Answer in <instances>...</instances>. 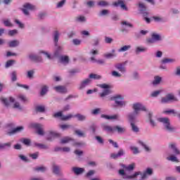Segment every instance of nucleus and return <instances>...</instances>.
Segmentation results:
<instances>
[{
	"label": "nucleus",
	"instance_id": "45",
	"mask_svg": "<svg viewBox=\"0 0 180 180\" xmlns=\"http://www.w3.org/2000/svg\"><path fill=\"white\" fill-rule=\"evenodd\" d=\"M162 92V90H158V91H153L150 94V96H152L153 98H155V97H157L158 95H159Z\"/></svg>",
	"mask_w": 180,
	"mask_h": 180
},
{
	"label": "nucleus",
	"instance_id": "20",
	"mask_svg": "<svg viewBox=\"0 0 180 180\" xmlns=\"http://www.w3.org/2000/svg\"><path fill=\"white\" fill-rule=\"evenodd\" d=\"M30 60H32V61H35V63H39V62L41 61V57L37 56L34 54L30 55Z\"/></svg>",
	"mask_w": 180,
	"mask_h": 180
},
{
	"label": "nucleus",
	"instance_id": "19",
	"mask_svg": "<svg viewBox=\"0 0 180 180\" xmlns=\"http://www.w3.org/2000/svg\"><path fill=\"white\" fill-rule=\"evenodd\" d=\"M103 129L105 130V131H108L109 133H113L115 127H112L108 124H103Z\"/></svg>",
	"mask_w": 180,
	"mask_h": 180
},
{
	"label": "nucleus",
	"instance_id": "61",
	"mask_svg": "<svg viewBox=\"0 0 180 180\" xmlns=\"http://www.w3.org/2000/svg\"><path fill=\"white\" fill-rule=\"evenodd\" d=\"M125 168L126 169H127V171H133V169H134V163L129 165Z\"/></svg>",
	"mask_w": 180,
	"mask_h": 180
},
{
	"label": "nucleus",
	"instance_id": "16",
	"mask_svg": "<svg viewBox=\"0 0 180 180\" xmlns=\"http://www.w3.org/2000/svg\"><path fill=\"white\" fill-rule=\"evenodd\" d=\"M101 117L103 119H107V120H116L119 119V115H101Z\"/></svg>",
	"mask_w": 180,
	"mask_h": 180
},
{
	"label": "nucleus",
	"instance_id": "3",
	"mask_svg": "<svg viewBox=\"0 0 180 180\" xmlns=\"http://www.w3.org/2000/svg\"><path fill=\"white\" fill-rule=\"evenodd\" d=\"M158 122H160V123H163L166 130H168V131H174V127H171V122H169V118L160 117L158 118Z\"/></svg>",
	"mask_w": 180,
	"mask_h": 180
},
{
	"label": "nucleus",
	"instance_id": "41",
	"mask_svg": "<svg viewBox=\"0 0 180 180\" xmlns=\"http://www.w3.org/2000/svg\"><path fill=\"white\" fill-rule=\"evenodd\" d=\"M97 4L98 5V6H108V5H109V3H108V1L101 0L98 1Z\"/></svg>",
	"mask_w": 180,
	"mask_h": 180
},
{
	"label": "nucleus",
	"instance_id": "9",
	"mask_svg": "<svg viewBox=\"0 0 180 180\" xmlns=\"http://www.w3.org/2000/svg\"><path fill=\"white\" fill-rule=\"evenodd\" d=\"M120 175H122L124 179H132L133 178H136L138 175H140V172H136L132 176H125L126 174L124 173V169L119 170Z\"/></svg>",
	"mask_w": 180,
	"mask_h": 180
},
{
	"label": "nucleus",
	"instance_id": "15",
	"mask_svg": "<svg viewBox=\"0 0 180 180\" xmlns=\"http://www.w3.org/2000/svg\"><path fill=\"white\" fill-rule=\"evenodd\" d=\"M91 84L90 79H86L84 81H82L79 86V89H84L85 86L89 85Z\"/></svg>",
	"mask_w": 180,
	"mask_h": 180
},
{
	"label": "nucleus",
	"instance_id": "31",
	"mask_svg": "<svg viewBox=\"0 0 180 180\" xmlns=\"http://www.w3.org/2000/svg\"><path fill=\"white\" fill-rule=\"evenodd\" d=\"M60 60L61 63H65L66 64H68L70 58H68V56H62L60 57Z\"/></svg>",
	"mask_w": 180,
	"mask_h": 180
},
{
	"label": "nucleus",
	"instance_id": "25",
	"mask_svg": "<svg viewBox=\"0 0 180 180\" xmlns=\"http://www.w3.org/2000/svg\"><path fill=\"white\" fill-rule=\"evenodd\" d=\"M114 131H117V133L122 134L126 131V129L120 126H115L114 127Z\"/></svg>",
	"mask_w": 180,
	"mask_h": 180
},
{
	"label": "nucleus",
	"instance_id": "26",
	"mask_svg": "<svg viewBox=\"0 0 180 180\" xmlns=\"http://www.w3.org/2000/svg\"><path fill=\"white\" fill-rule=\"evenodd\" d=\"M34 146H35V147H37L38 148H40L41 150H47V148H49V146L47 145H44L43 143H35Z\"/></svg>",
	"mask_w": 180,
	"mask_h": 180
},
{
	"label": "nucleus",
	"instance_id": "30",
	"mask_svg": "<svg viewBox=\"0 0 180 180\" xmlns=\"http://www.w3.org/2000/svg\"><path fill=\"white\" fill-rule=\"evenodd\" d=\"M129 49H131V46H130V45H125V46L121 47L118 50V51H119V53H123L124 51H127V50H129Z\"/></svg>",
	"mask_w": 180,
	"mask_h": 180
},
{
	"label": "nucleus",
	"instance_id": "51",
	"mask_svg": "<svg viewBox=\"0 0 180 180\" xmlns=\"http://www.w3.org/2000/svg\"><path fill=\"white\" fill-rule=\"evenodd\" d=\"M136 51V53H141L143 51H147V49L144 47H137Z\"/></svg>",
	"mask_w": 180,
	"mask_h": 180
},
{
	"label": "nucleus",
	"instance_id": "29",
	"mask_svg": "<svg viewBox=\"0 0 180 180\" xmlns=\"http://www.w3.org/2000/svg\"><path fill=\"white\" fill-rule=\"evenodd\" d=\"M49 91V86L44 85L41 87L40 95L41 96H44L47 94Z\"/></svg>",
	"mask_w": 180,
	"mask_h": 180
},
{
	"label": "nucleus",
	"instance_id": "17",
	"mask_svg": "<svg viewBox=\"0 0 180 180\" xmlns=\"http://www.w3.org/2000/svg\"><path fill=\"white\" fill-rule=\"evenodd\" d=\"M72 171L76 174V175H81L84 171V168L81 167H72Z\"/></svg>",
	"mask_w": 180,
	"mask_h": 180
},
{
	"label": "nucleus",
	"instance_id": "22",
	"mask_svg": "<svg viewBox=\"0 0 180 180\" xmlns=\"http://www.w3.org/2000/svg\"><path fill=\"white\" fill-rule=\"evenodd\" d=\"M53 167V174H56V175H60V167L57 166L56 164L52 165Z\"/></svg>",
	"mask_w": 180,
	"mask_h": 180
},
{
	"label": "nucleus",
	"instance_id": "47",
	"mask_svg": "<svg viewBox=\"0 0 180 180\" xmlns=\"http://www.w3.org/2000/svg\"><path fill=\"white\" fill-rule=\"evenodd\" d=\"M75 133L79 136V137H84V136H85V134H84L81 130H75Z\"/></svg>",
	"mask_w": 180,
	"mask_h": 180
},
{
	"label": "nucleus",
	"instance_id": "14",
	"mask_svg": "<svg viewBox=\"0 0 180 180\" xmlns=\"http://www.w3.org/2000/svg\"><path fill=\"white\" fill-rule=\"evenodd\" d=\"M139 175H141V179H146L147 175H153V169L151 168H148L143 174L140 172Z\"/></svg>",
	"mask_w": 180,
	"mask_h": 180
},
{
	"label": "nucleus",
	"instance_id": "46",
	"mask_svg": "<svg viewBox=\"0 0 180 180\" xmlns=\"http://www.w3.org/2000/svg\"><path fill=\"white\" fill-rule=\"evenodd\" d=\"M21 141L25 146H30V139H21Z\"/></svg>",
	"mask_w": 180,
	"mask_h": 180
},
{
	"label": "nucleus",
	"instance_id": "38",
	"mask_svg": "<svg viewBox=\"0 0 180 180\" xmlns=\"http://www.w3.org/2000/svg\"><path fill=\"white\" fill-rule=\"evenodd\" d=\"M130 150L133 152V154L134 155L139 154V153H140V150H139V148L136 146H130Z\"/></svg>",
	"mask_w": 180,
	"mask_h": 180
},
{
	"label": "nucleus",
	"instance_id": "48",
	"mask_svg": "<svg viewBox=\"0 0 180 180\" xmlns=\"http://www.w3.org/2000/svg\"><path fill=\"white\" fill-rule=\"evenodd\" d=\"M67 0H61L59 3H58L56 7L57 8H63L64 6V4H65Z\"/></svg>",
	"mask_w": 180,
	"mask_h": 180
},
{
	"label": "nucleus",
	"instance_id": "49",
	"mask_svg": "<svg viewBox=\"0 0 180 180\" xmlns=\"http://www.w3.org/2000/svg\"><path fill=\"white\" fill-rule=\"evenodd\" d=\"M163 113H165L166 115L172 113L173 115H174V116H176V112H175L174 110H165V111H163Z\"/></svg>",
	"mask_w": 180,
	"mask_h": 180
},
{
	"label": "nucleus",
	"instance_id": "6",
	"mask_svg": "<svg viewBox=\"0 0 180 180\" xmlns=\"http://www.w3.org/2000/svg\"><path fill=\"white\" fill-rule=\"evenodd\" d=\"M23 8H22L21 11H22L24 15L27 16L29 15V11H34V9H36V6L29 3L24 4Z\"/></svg>",
	"mask_w": 180,
	"mask_h": 180
},
{
	"label": "nucleus",
	"instance_id": "44",
	"mask_svg": "<svg viewBox=\"0 0 180 180\" xmlns=\"http://www.w3.org/2000/svg\"><path fill=\"white\" fill-rule=\"evenodd\" d=\"M174 59H171V58H164L162 60V64H168V63H174Z\"/></svg>",
	"mask_w": 180,
	"mask_h": 180
},
{
	"label": "nucleus",
	"instance_id": "21",
	"mask_svg": "<svg viewBox=\"0 0 180 180\" xmlns=\"http://www.w3.org/2000/svg\"><path fill=\"white\" fill-rule=\"evenodd\" d=\"M115 68L119 70L120 72H126V68H124V65L122 63H118L115 65Z\"/></svg>",
	"mask_w": 180,
	"mask_h": 180
},
{
	"label": "nucleus",
	"instance_id": "8",
	"mask_svg": "<svg viewBox=\"0 0 180 180\" xmlns=\"http://www.w3.org/2000/svg\"><path fill=\"white\" fill-rule=\"evenodd\" d=\"M170 101H174V102H176L178 101V98H175L174 94H169L166 96V97L162 98L161 102L162 103H168V102H170Z\"/></svg>",
	"mask_w": 180,
	"mask_h": 180
},
{
	"label": "nucleus",
	"instance_id": "62",
	"mask_svg": "<svg viewBox=\"0 0 180 180\" xmlns=\"http://www.w3.org/2000/svg\"><path fill=\"white\" fill-rule=\"evenodd\" d=\"M105 43H107L108 44H110V43H112V41H113V39L110 37H105Z\"/></svg>",
	"mask_w": 180,
	"mask_h": 180
},
{
	"label": "nucleus",
	"instance_id": "18",
	"mask_svg": "<svg viewBox=\"0 0 180 180\" xmlns=\"http://www.w3.org/2000/svg\"><path fill=\"white\" fill-rule=\"evenodd\" d=\"M22 130H23V127H18L13 129L11 131L8 132L7 134H8V136H12V134H15V133H19L20 131H22Z\"/></svg>",
	"mask_w": 180,
	"mask_h": 180
},
{
	"label": "nucleus",
	"instance_id": "56",
	"mask_svg": "<svg viewBox=\"0 0 180 180\" xmlns=\"http://www.w3.org/2000/svg\"><path fill=\"white\" fill-rule=\"evenodd\" d=\"M14 63H15V60H8L6 64V68L11 67V65H12Z\"/></svg>",
	"mask_w": 180,
	"mask_h": 180
},
{
	"label": "nucleus",
	"instance_id": "37",
	"mask_svg": "<svg viewBox=\"0 0 180 180\" xmlns=\"http://www.w3.org/2000/svg\"><path fill=\"white\" fill-rule=\"evenodd\" d=\"M161 79L162 78L160 76L155 77L154 81L153 82V85H158L161 82Z\"/></svg>",
	"mask_w": 180,
	"mask_h": 180
},
{
	"label": "nucleus",
	"instance_id": "60",
	"mask_svg": "<svg viewBox=\"0 0 180 180\" xmlns=\"http://www.w3.org/2000/svg\"><path fill=\"white\" fill-rule=\"evenodd\" d=\"M139 144H141V146H142L143 148H145L146 151H150V148L148 146H146L143 141H139Z\"/></svg>",
	"mask_w": 180,
	"mask_h": 180
},
{
	"label": "nucleus",
	"instance_id": "50",
	"mask_svg": "<svg viewBox=\"0 0 180 180\" xmlns=\"http://www.w3.org/2000/svg\"><path fill=\"white\" fill-rule=\"evenodd\" d=\"M85 17L80 15L76 18V22H85Z\"/></svg>",
	"mask_w": 180,
	"mask_h": 180
},
{
	"label": "nucleus",
	"instance_id": "63",
	"mask_svg": "<svg viewBox=\"0 0 180 180\" xmlns=\"http://www.w3.org/2000/svg\"><path fill=\"white\" fill-rule=\"evenodd\" d=\"M90 129L93 131V133H95L96 131L97 127L95 125V124H93L91 127Z\"/></svg>",
	"mask_w": 180,
	"mask_h": 180
},
{
	"label": "nucleus",
	"instance_id": "58",
	"mask_svg": "<svg viewBox=\"0 0 180 180\" xmlns=\"http://www.w3.org/2000/svg\"><path fill=\"white\" fill-rule=\"evenodd\" d=\"M60 129H62V130H67V129H70V127H71V125L69 124H62L60 125Z\"/></svg>",
	"mask_w": 180,
	"mask_h": 180
},
{
	"label": "nucleus",
	"instance_id": "36",
	"mask_svg": "<svg viewBox=\"0 0 180 180\" xmlns=\"http://www.w3.org/2000/svg\"><path fill=\"white\" fill-rule=\"evenodd\" d=\"M72 117H77L78 120H79L80 122H82L86 119V117H85V115H82L81 114H77L75 115H73Z\"/></svg>",
	"mask_w": 180,
	"mask_h": 180
},
{
	"label": "nucleus",
	"instance_id": "32",
	"mask_svg": "<svg viewBox=\"0 0 180 180\" xmlns=\"http://www.w3.org/2000/svg\"><path fill=\"white\" fill-rule=\"evenodd\" d=\"M19 44V41L18 40H13L8 42L9 47H18Z\"/></svg>",
	"mask_w": 180,
	"mask_h": 180
},
{
	"label": "nucleus",
	"instance_id": "40",
	"mask_svg": "<svg viewBox=\"0 0 180 180\" xmlns=\"http://www.w3.org/2000/svg\"><path fill=\"white\" fill-rule=\"evenodd\" d=\"M89 78H91V79H101V75H98L96 74H90Z\"/></svg>",
	"mask_w": 180,
	"mask_h": 180
},
{
	"label": "nucleus",
	"instance_id": "52",
	"mask_svg": "<svg viewBox=\"0 0 180 180\" xmlns=\"http://www.w3.org/2000/svg\"><path fill=\"white\" fill-rule=\"evenodd\" d=\"M30 157H31L32 160H37V158L39 157V152H36L35 153L30 154Z\"/></svg>",
	"mask_w": 180,
	"mask_h": 180
},
{
	"label": "nucleus",
	"instance_id": "10",
	"mask_svg": "<svg viewBox=\"0 0 180 180\" xmlns=\"http://www.w3.org/2000/svg\"><path fill=\"white\" fill-rule=\"evenodd\" d=\"M34 127L36 129L37 134L39 136H43L44 134V131H43V125L40 124H34Z\"/></svg>",
	"mask_w": 180,
	"mask_h": 180
},
{
	"label": "nucleus",
	"instance_id": "42",
	"mask_svg": "<svg viewBox=\"0 0 180 180\" xmlns=\"http://www.w3.org/2000/svg\"><path fill=\"white\" fill-rule=\"evenodd\" d=\"M11 143L10 142L6 143L0 144V150H4V148H6V147H11Z\"/></svg>",
	"mask_w": 180,
	"mask_h": 180
},
{
	"label": "nucleus",
	"instance_id": "2",
	"mask_svg": "<svg viewBox=\"0 0 180 180\" xmlns=\"http://www.w3.org/2000/svg\"><path fill=\"white\" fill-rule=\"evenodd\" d=\"M124 97L122 95H116L109 98V101H115L117 106H124L126 103L123 101Z\"/></svg>",
	"mask_w": 180,
	"mask_h": 180
},
{
	"label": "nucleus",
	"instance_id": "33",
	"mask_svg": "<svg viewBox=\"0 0 180 180\" xmlns=\"http://www.w3.org/2000/svg\"><path fill=\"white\" fill-rule=\"evenodd\" d=\"M36 112H39L40 113H43L46 110V108L44 105H38L35 108Z\"/></svg>",
	"mask_w": 180,
	"mask_h": 180
},
{
	"label": "nucleus",
	"instance_id": "53",
	"mask_svg": "<svg viewBox=\"0 0 180 180\" xmlns=\"http://www.w3.org/2000/svg\"><path fill=\"white\" fill-rule=\"evenodd\" d=\"M16 79H17L16 72L14 71L11 73V81H13V82H15Z\"/></svg>",
	"mask_w": 180,
	"mask_h": 180
},
{
	"label": "nucleus",
	"instance_id": "28",
	"mask_svg": "<svg viewBox=\"0 0 180 180\" xmlns=\"http://www.w3.org/2000/svg\"><path fill=\"white\" fill-rule=\"evenodd\" d=\"M152 39H153V40H155V41H161V36H160V34L153 32L151 35Z\"/></svg>",
	"mask_w": 180,
	"mask_h": 180
},
{
	"label": "nucleus",
	"instance_id": "7",
	"mask_svg": "<svg viewBox=\"0 0 180 180\" xmlns=\"http://www.w3.org/2000/svg\"><path fill=\"white\" fill-rule=\"evenodd\" d=\"M53 117H60V120H70V119H72V117H74V115L72 114H69L68 115H63V112H58L53 115Z\"/></svg>",
	"mask_w": 180,
	"mask_h": 180
},
{
	"label": "nucleus",
	"instance_id": "35",
	"mask_svg": "<svg viewBox=\"0 0 180 180\" xmlns=\"http://www.w3.org/2000/svg\"><path fill=\"white\" fill-rule=\"evenodd\" d=\"M169 148L173 149L174 153H176V155H179L180 151L179 150H178V148H176V147H175V144L174 143L170 144Z\"/></svg>",
	"mask_w": 180,
	"mask_h": 180
},
{
	"label": "nucleus",
	"instance_id": "27",
	"mask_svg": "<svg viewBox=\"0 0 180 180\" xmlns=\"http://www.w3.org/2000/svg\"><path fill=\"white\" fill-rule=\"evenodd\" d=\"M60 37V33L58 31H55L53 32V40L55 42V46H57V43H58V37Z\"/></svg>",
	"mask_w": 180,
	"mask_h": 180
},
{
	"label": "nucleus",
	"instance_id": "11",
	"mask_svg": "<svg viewBox=\"0 0 180 180\" xmlns=\"http://www.w3.org/2000/svg\"><path fill=\"white\" fill-rule=\"evenodd\" d=\"M122 155H124V150L123 149H120L117 153H111L110 157L113 160H116L119 158L120 157H122Z\"/></svg>",
	"mask_w": 180,
	"mask_h": 180
},
{
	"label": "nucleus",
	"instance_id": "55",
	"mask_svg": "<svg viewBox=\"0 0 180 180\" xmlns=\"http://www.w3.org/2000/svg\"><path fill=\"white\" fill-rule=\"evenodd\" d=\"M96 140H97L98 143H99V144H103V139H102V137L99 136H96L95 137Z\"/></svg>",
	"mask_w": 180,
	"mask_h": 180
},
{
	"label": "nucleus",
	"instance_id": "5",
	"mask_svg": "<svg viewBox=\"0 0 180 180\" xmlns=\"http://www.w3.org/2000/svg\"><path fill=\"white\" fill-rule=\"evenodd\" d=\"M139 9H140L142 15H143L144 20H146V23H150V18H147V16L148 15V13H147V11H146V7L144 5V4L139 3Z\"/></svg>",
	"mask_w": 180,
	"mask_h": 180
},
{
	"label": "nucleus",
	"instance_id": "12",
	"mask_svg": "<svg viewBox=\"0 0 180 180\" xmlns=\"http://www.w3.org/2000/svg\"><path fill=\"white\" fill-rule=\"evenodd\" d=\"M114 6H120L122 9H124V11H127V7L124 4V2L122 0H118L117 1H115L113 3Z\"/></svg>",
	"mask_w": 180,
	"mask_h": 180
},
{
	"label": "nucleus",
	"instance_id": "64",
	"mask_svg": "<svg viewBox=\"0 0 180 180\" xmlns=\"http://www.w3.org/2000/svg\"><path fill=\"white\" fill-rule=\"evenodd\" d=\"M165 180H176V177L173 176H168L165 177Z\"/></svg>",
	"mask_w": 180,
	"mask_h": 180
},
{
	"label": "nucleus",
	"instance_id": "57",
	"mask_svg": "<svg viewBox=\"0 0 180 180\" xmlns=\"http://www.w3.org/2000/svg\"><path fill=\"white\" fill-rule=\"evenodd\" d=\"M9 36H15V34H18V30H13L8 32Z\"/></svg>",
	"mask_w": 180,
	"mask_h": 180
},
{
	"label": "nucleus",
	"instance_id": "13",
	"mask_svg": "<svg viewBox=\"0 0 180 180\" xmlns=\"http://www.w3.org/2000/svg\"><path fill=\"white\" fill-rule=\"evenodd\" d=\"M53 89L56 91V92H59L60 94H67V89L63 86H57L53 87Z\"/></svg>",
	"mask_w": 180,
	"mask_h": 180
},
{
	"label": "nucleus",
	"instance_id": "43",
	"mask_svg": "<svg viewBox=\"0 0 180 180\" xmlns=\"http://www.w3.org/2000/svg\"><path fill=\"white\" fill-rule=\"evenodd\" d=\"M151 117H153V113L149 112L148 113V118H149V120L150 122L151 126H153L154 127L155 126V122L153 120V119H151Z\"/></svg>",
	"mask_w": 180,
	"mask_h": 180
},
{
	"label": "nucleus",
	"instance_id": "54",
	"mask_svg": "<svg viewBox=\"0 0 180 180\" xmlns=\"http://www.w3.org/2000/svg\"><path fill=\"white\" fill-rule=\"evenodd\" d=\"M109 143L112 144L115 148H119V145H117V142L113 141L112 139L108 140Z\"/></svg>",
	"mask_w": 180,
	"mask_h": 180
},
{
	"label": "nucleus",
	"instance_id": "1",
	"mask_svg": "<svg viewBox=\"0 0 180 180\" xmlns=\"http://www.w3.org/2000/svg\"><path fill=\"white\" fill-rule=\"evenodd\" d=\"M133 109L134 112L129 115V119L131 123V127L132 129V131H134L135 133H138L139 131V128L135 125L134 124V120L136 119V116L139 115V110H143L146 111L147 110L146 108L141 105V103H135L133 105Z\"/></svg>",
	"mask_w": 180,
	"mask_h": 180
},
{
	"label": "nucleus",
	"instance_id": "59",
	"mask_svg": "<svg viewBox=\"0 0 180 180\" xmlns=\"http://www.w3.org/2000/svg\"><path fill=\"white\" fill-rule=\"evenodd\" d=\"M1 101L5 105V106H9V101H8V99L1 98Z\"/></svg>",
	"mask_w": 180,
	"mask_h": 180
},
{
	"label": "nucleus",
	"instance_id": "24",
	"mask_svg": "<svg viewBox=\"0 0 180 180\" xmlns=\"http://www.w3.org/2000/svg\"><path fill=\"white\" fill-rule=\"evenodd\" d=\"M34 171H36L37 172H46L47 171V167L44 166H39L34 168Z\"/></svg>",
	"mask_w": 180,
	"mask_h": 180
},
{
	"label": "nucleus",
	"instance_id": "34",
	"mask_svg": "<svg viewBox=\"0 0 180 180\" xmlns=\"http://www.w3.org/2000/svg\"><path fill=\"white\" fill-rule=\"evenodd\" d=\"M70 141H72V139L67 136L60 140L61 144H67V143H70Z\"/></svg>",
	"mask_w": 180,
	"mask_h": 180
},
{
	"label": "nucleus",
	"instance_id": "4",
	"mask_svg": "<svg viewBox=\"0 0 180 180\" xmlns=\"http://www.w3.org/2000/svg\"><path fill=\"white\" fill-rule=\"evenodd\" d=\"M98 86L100 88H102V89H104L103 91L100 94V96L101 98H104V96H108V95L110 94V86L109 84H99Z\"/></svg>",
	"mask_w": 180,
	"mask_h": 180
},
{
	"label": "nucleus",
	"instance_id": "39",
	"mask_svg": "<svg viewBox=\"0 0 180 180\" xmlns=\"http://www.w3.org/2000/svg\"><path fill=\"white\" fill-rule=\"evenodd\" d=\"M167 160H168V161H172V162H178V158H176V157H175L174 155H171L170 157H167Z\"/></svg>",
	"mask_w": 180,
	"mask_h": 180
},
{
	"label": "nucleus",
	"instance_id": "23",
	"mask_svg": "<svg viewBox=\"0 0 180 180\" xmlns=\"http://www.w3.org/2000/svg\"><path fill=\"white\" fill-rule=\"evenodd\" d=\"M54 139V137H60V134H57L55 131H51L49 132V136L47 138V140H49V141H51V138Z\"/></svg>",
	"mask_w": 180,
	"mask_h": 180
}]
</instances>
